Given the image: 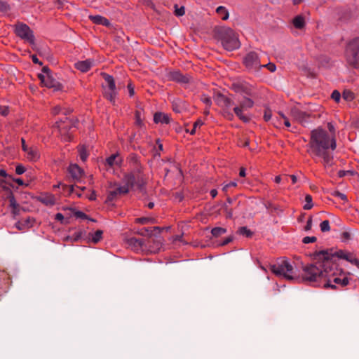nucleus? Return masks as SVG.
I'll return each mask as SVG.
<instances>
[{
  "instance_id": "393cba45",
  "label": "nucleus",
  "mask_w": 359,
  "mask_h": 359,
  "mask_svg": "<svg viewBox=\"0 0 359 359\" xmlns=\"http://www.w3.org/2000/svg\"><path fill=\"white\" fill-rule=\"evenodd\" d=\"M231 88L236 93H245L246 95H250V89L247 86L241 83H233L231 86Z\"/></svg>"
},
{
  "instance_id": "864d4df0",
  "label": "nucleus",
  "mask_w": 359,
  "mask_h": 359,
  "mask_svg": "<svg viewBox=\"0 0 359 359\" xmlns=\"http://www.w3.org/2000/svg\"><path fill=\"white\" fill-rule=\"evenodd\" d=\"M201 100L203 103H205L208 107H210L211 104H212V101H211V99L208 97V96H205V95H203L202 97H201Z\"/></svg>"
},
{
  "instance_id": "5701e85b",
  "label": "nucleus",
  "mask_w": 359,
  "mask_h": 359,
  "mask_svg": "<svg viewBox=\"0 0 359 359\" xmlns=\"http://www.w3.org/2000/svg\"><path fill=\"white\" fill-rule=\"evenodd\" d=\"M122 162V158L118 154H114L106 159V163L110 167L114 165H120Z\"/></svg>"
},
{
  "instance_id": "ea45409f",
  "label": "nucleus",
  "mask_w": 359,
  "mask_h": 359,
  "mask_svg": "<svg viewBox=\"0 0 359 359\" xmlns=\"http://www.w3.org/2000/svg\"><path fill=\"white\" fill-rule=\"evenodd\" d=\"M343 98L346 101H351L354 98V94L349 90H345L343 92Z\"/></svg>"
},
{
  "instance_id": "338daca9",
  "label": "nucleus",
  "mask_w": 359,
  "mask_h": 359,
  "mask_svg": "<svg viewBox=\"0 0 359 359\" xmlns=\"http://www.w3.org/2000/svg\"><path fill=\"white\" fill-rule=\"evenodd\" d=\"M32 62H33L34 63H35V64H39V65H42V62H40V61L39 60V59L37 58L36 55H33L32 56Z\"/></svg>"
},
{
  "instance_id": "8fccbe9b",
  "label": "nucleus",
  "mask_w": 359,
  "mask_h": 359,
  "mask_svg": "<svg viewBox=\"0 0 359 359\" xmlns=\"http://www.w3.org/2000/svg\"><path fill=\"white\" fill-rule=\"evenodd\" d=\"M331 97L334 100L336 101L337 102H338L339 100H340V98H341V94L339 91L337 90H334L331 95Z\"/></svg>"
},
{
  "instance_id": "49530a36",
  "label": "nucleus",
  "mask_w": 359,
  "mask_h": 359,
  "mask_svg": "<svg viewBox=\"0 0 359 359\" xmlns=\"http://www.w3.org/2000/svg\"><path fill=\"white\" fill-rule=\"evenodd\" d=\"M79 156L82 161H86L88 154H87L86 149L84 148H82L79 151Z\"/></svg>"
},
{
  "instance_id": "7c9ffc66",
  "label": "nucleus",
  "mask_w": 359,
  "mask_h": 359,
  "mask_svg": "<svg viewBox=\"0 0 359 359\" xmlns=\"http://www.w3.org/2000/svg\"><path fill=\"white\" fill-rule=\"evenodd\" d=\"M254 102L250 98H245L242 102H240L239 107L243 109H250L253 107Z\"/></svg>"
},
{
  "instance_id": "4d7b16f0",
  "label": "nucleus",
  "mask_w": 359,
  "mask_h": 359,
  "mask_svg": "<svg viewBox=\"0 0 359 359\" xmlns=\"http://www.w3.org/2000/svg\"><path fill=\"white\" fill-rule=\"evenodd\" d=\"M74 215L77 218H81V219H87L88 218V216L81 211L75 212Z\"/></svg>"
},
{
  "instance_id": "aec40b11",
  "label": "nucleus",
  "mask_w": 359,
  "mask_h": 359,
  "mask_svg": "<svg viewBox=\"0 0 359 359\" xmlns=\"http://www.w3.org/2000/svg\"><path fill=\"white\" fill-rule=\"evenodd\" d=\"M34 219L33 217H27L25 219H22L21 221H19L16 224V227L19 230H25L26 229H29L33 226V224L34 222Z\"/></svg>"
},
{
  "instance_id": "f8f14e48",
  "label": "nucleus",
  "mask_w": 359,
  "mask_h": 359,
  "mask_svg": "<svg viewBox=\"0 0 359 359\" xmlns=\"http://www.w3.org/2000/svg\"><path fill=\"white\" fill-rule=\"evenodd\" d=\"M290 115L294 121L299 122L302 125H305L309 122V115L296 107H293L290 109Z\"/></svg>"
},
{
  "instance_id": "6e6552de",
  "label": "nucleus",
  "mask_w": 359,
  "mask_h": 359,
  "mask_svg": "<svg viewBox=\"0 0 359 359\" xmlns=\"http://www.w3.org/2000/svg\"><path fill=\"white\" fill-rule=\"evenodd\" d=\"M15 33L21 39L26 40L29 43L33 44L34 42V36L33 32L25 24H18L15 27Z\"/></svg>"
},
{
  "instance_id": "c9c22d12",
  "label": "nucleus",
  "mask_w": 359,
  "mask_h": 359,
  "mask_svg": "<svg viewBox=\"0 0 359 359\" xmlns=\"http://www.w3.org/2000/svg\"><path fill=\"white\" fill-rule=\"evenodd\" d=\"M211 232L215 237H218L224 234L226 232V229L222 227H215L212 229Z\"/></svg>"
},
{
  "instance_id": "6ab92c4d",
  "label": "nucleus",
  "mask_w": 359,
  "mask_h": 359,
  "mask_svg": "<svg viewBox=\"0 0 359 359\" xmlns=\"http://www.w3.org/2000/svg\"><path fill=\"white\" fill-rule=\"evenodd\" d=\"M43 85L49 88H53L54 90H59L61 88L60 83L57 81L52 75L46 76V79Z\"/></svg>"
},
{
  "instance_id": "c03bdc74",
  "label": "nucleus",
  "mask_w": 359,
  "mask_h": 359,
  "mask_svg": "<svg viewBox=\"0 0 359 359\" xmlns=\"http://www.w3.org/2000/svg\"><path fill=\"white\" fill-rule=\"evenodd\" d=\"M331 194L333 196H336V197L339 198L340 199H341L344 201H347V196L344 194L341 193L339 191H334L333 192H332Z\"/></svg>"
},
{
  "instance_id": "774afa93",
  "label": "nucleus",
  "mask_w": 359,
  "mask_h": 359,
  "mask_svg": "<svg viewBox=\"0 0 359 359\" xmlns=\"http://www.w3.org/2000/svg\"><path fill=\"white\" fill-rule=\"evenodd\" d=\"M172 109H173V111L177 112V113H180L181 112V109H180V106H178L176 103H174L172 104Z\"/></svg>"
},
{
  "instance_id": "f03ea898",
  "label": "nucleus",
  "mask_w": 359,
  "mask_h": 359,
  "mask_svg": "<svg viewBox=\"0 0 359 359\" xmlns=\"http://www.w3.org/2000/svg\"><path fill=\"white\" fill-rule=\"evenodd\" d=\"M308 145L311 155L322 158L325 167L332 165V151L337 147L335 136L330 135L326 130L318 128L311 132V138Z\"/></svg>"
},
{
  "instance_id": "5fc2aeb1",
  "label": "nucleus",
  "mask_w": 359,
  "mask_h": 359,
  "mask_svg": "<svg viewBox=\"0 0 359 359\" xmlns=\"http://www.w3.org/2000/svg\"><path fill=\"white\" fill-rule=\"evenodd\" d=\"M353 173L354 172L351 170H339L338 172V176L339 177H344L345 175H346L348 174L353 175Z\"/></svg>"
},
{
  "instance_id": "2eb2a0df",
  "label": "nucleus",
  "mask_w": 359,
  "mask_h": 359,
  "mask_svg": "<svg viewBox=\"0 0 359 359\" xmlns=\"http://www.w3.org/2000/svg\"><path fill=\"white\" fill-rule=\"evenodd\" d=\"M129 192L128 187L123 184L114 189V190L109 191L107 195V201H111L114 200L118 195L126 194Z\"/></svg>"
},
{
  "instance_id": "603ef678",
  "label": "nucleus",
  "mask_w": 359,
  "mask_h": 359,
  "mask_svg": "<svg viewBox=\"0 0 359 359\" xmlns=\"http://www.w3.org/2000/svg\"><path fill=\"white\" fill-rule=\"evenodd\" d=\"M25 168L21 164L18 165L15 168V172L18 175L23 174L25 172Z\"/></svg>"
},
{
  "instance_id": "bb28decb",
  "label": "nucleus",
  "mask_w": 359,
  "mask_h": 359,
  "mask_svg": "<svg viewBox=\"0 0 359 359\" xmlns=\"http://www.w3.org/2000/svg\"><path fill=\"white\" fill-rule=\"evenodd\" d=\"M163 229H161L158 226H155L152 229L149 228H142L140 231L139 233L144 236H151L153 235V232L155 231H158V233H161V231Z\"/></svg>"
},
{
  "instance_id": "dca6fc26",
  "label": "nucleus",
  "mask_w": 359,
  "mask_h": 359,
  "mask_svg": "<svg viewBox=\"0 0 359 359\" xmlns=\"http://www.w3.org/2000/svg\"><path fill=\"white\" fill-rule=\"evenodd\" d=\"M68 172L76 181L79 180L83 175V170L76 164H71L68 168Z\"/></svg>"
},
{
  "instance_id": "9b49d317",
  "label": "nucleus",
  "mask_w": 359,
  "mask_h": 359,
  "mask_svg": "<svg viewBox=\"0 0 359 359\" xmlns=\"http://www.w3.org/2000/svg\"><path fill=\"white\" fill-rule=\"evenodd\" d=\"M76 122L66 118L65 121L60 120L55 123V126L58 128L62 135H67L68 131L73 127H76Z\"/></svg>"
},
{
  "instance_id": "a19ab883",
  "label": "nucleus",
  "mask_w": 359,
  "mask_h": 359,
  "mask_svg": "<svg viewBox=\"0 0 359 359\" xmlns=\"http://www.w3.org/2000/svg\"><path fill=\"white\" fill-rule=\"evenodd\" d=\"M321 231L327 232L330 230V222L328 220L323 221L320 224Z\"/></svg>"
},
{
  "instance_id": "37998d69",
  "label": "nucleus",
  "mask_w": 359,
  "mask_h": 359,
  "mask_svg": "<svg viewBox=\"0 0 359 359\" xmlns=\"http://www.w3.org/2000/svg\"><path fill=\"white\" fill-rule=\"evenodd\" d=\"M264 206L267 210H269L270 212H276L279 210L278 206L273 205L270 202L264 203Z\"/></svg>"
},
{
  "instance_id": "69168bd1",
  "label": "nucleus",
  "mask_w": 359,
  "mask_h": 359,
  "mask_svg": "<svg viewBox=\"0 0 359 359\" xmlns=\"http://www.w3.org/2000/svg\"><path fill=\"white\" fill-rule=\"evenodd\" d=\"M327 128H328L329 130L330 131V133H332L330 135L334 136V127L333 126V125L330 123H328Z\"/></svg>"
},
{
  "instance_id": "423d86ee",
  "label": "nucleus",
  "mask_w": 359,
  "mask_h": 359,
  "mask_svg": "<svg viewBox=\"0 0 359 359\" xmlns=\"http://www.w3.org/2000/svg\"><path fill=\"white\" fill-rule=\"evenodd\" d=\"M271 269L277 276H283L290 280L294 279L293 266L287 260H281L280 262L272 265Z\"/></svg>"
},
{
  "instance_id": "bf43d9fd",
  "label": "nucleus",
  "mask_w": 359,
  "mask_h": 359,
  "mask_svg": "<svg viewBox=\"0 0 359 359\" xmlns=\"http://www.w3.org/2000/svg\"><path fill=\"white\" fill-rule=\"evenodd\" d=\"M311 226H312V217H310L308 219V221H307L306 225V226H305V227H304L305 231H308L311 230Z\"/></svg>"
},
{
  "instance_id": "13d9d810",
  "label": "nucleus",
  "mask_w": 359,
  "mask_h": 359,
  "mask_svg": "<svg viewBox=\"0 0 359 359\" xmlns=\"http://www.w3.org/2000/svg\"><path fill=\"white\" fill-rule=\"evenodd\" d=\"M341 238L344 241L351 239V233L348 231H344L341 233Z\"/></svg>"
},
{
  "instance_id": "9d476101",
  "label": "nucleus",
  "mask_w": 359,
  "mask_h": 359,
  "mask_svg": "<svg viewBox=\"0 0 359 359\" xmlns=\"http://www.w3.org/2000/svg\"><path fill=\"white\" fill-rule=\"evenodd\" d=\"M244 63L247 68L250 69H257L261 68L260 58L255 52L248 53L245 59Z\"/></svg>"
},
{
  "instance_id": "f257e3e1",
  "label": "nucleus",
  "mask_w": 359,
  "mask_h": 359,
  "mask_svg": "<svg viewBox=\"0 0 359 359\" xmlns=\"http://www.w3.org/2000/svg\"><path fill=\"white\" fill-rule=\"evenodd\" d=\"M332 249L316 251L313 254V263L303 267L302 278L310 283L326 279L332 274L334 262L332 261Z\"/></svg>"
},
{
  "instance_id": "052dcab7",
  "label": "nucleus",
  "mask_w": 359,
  "mask_h": 359,
  "mask_svg": "<svg viewBox=\"0 0 359 359\" xmlns=\"http://www.w3.org/2000/svg\"><path fill=\"white\" fill-rule=\"evenodd\" d=\"M271 118V111L270 110H266L264 114V119L266 121H269Z\"/></svg>"
},
{
  "instance_id": "58836bf2",
  "label": "nucleus",
  "mask_w": 359,
  "mask_h": 359,
  "mask_svg": "<svg viewBox=\"0 0 359 359\" xmlns=\"http://www.w3.org/2000/svg\"><path fill=\"white\" fill-rule=\"evenodd\" d=\"M103 234V231L102 230H97L92 237V241L94 243H98L102 238V236Z\"/></svg>"
},
{
  "instance_id": "6e6d98bb",
  "label": "nucleus",
  "mask_w": 359,
  "mask_h": 359,
  "mask_svg": "<svg viewBox=\"0 0 359 359\" xmlns=\"http://www.w3.org/2000/svg\"><path fill=\"white\" fill-rule=\"evenodd\" d=\"M8 114V108L6 106L0 105V114L6 116Z\"/></svg>"
},
{
  "instance_id": "0eeeda50",
  "label": "nucleus",
  "mask_w": 359,
  "mask_h": 359,
  "mask_svg": "<svg viewBox=\"0 0 359 359\" xmlns=\"http://www.w3.org/2000/svg\"><path fill=\"white\" fill-rule=\"evenodd\" d=\"M103 78L108 84V88L104 91V97L111 102L114 103L117 94L114 79L112 76L107 74H103Z\"/></svg>"
},
{
  "instance_id": "f704fd0d",
  "label": "nucleus",
  "mask_w": 359,
  "mask_h": 359,
  "mask_svg": "<svg viewBox=\"0 0 359 359\" xmlns=\"http://www.w3.org/2000/svg\"><path fill=\"white\" fill-rule=\"evenodd\" d=\"M305 205H304L303 208L304 210H310L313 208V199L312 196L309 194H306L305 196Z\"/></svg>"
},
{
  "instance_id": "7ed1b4c3",
  "label": "nucleus",
  "mask_w": 359,
  "mask_h": 359,
  "mask_svg": "<svg viewBox=\"0 0 359 359\" xmlns=\"http://www.w3.org/2000/svg\"><path fill=\"white\" fill-rule=\"evenodd\" d=\"M217 34L226 50L232 51L240 47L238 36L233 29L229 27H222L217 30Z\"/></svg>"
},
{
  "instance_id": "cd10ccee",
  "label": "nucleus",
  "mask_w": 359,
  "mask_h": 359,
  "mask_svg": "<svg viewBox=\"0 0 359 359\" xmlns=\"http://www.w3.org/2000/svg\"><path fill=\"white\" fill-rule=\"evenodd\" d=\"M245 109H243L242 108H241L239 106L238 107H235L233 108V111L234 113L236 114V115L241 119L242 120L243 122L245 123H247L250 120V118L245 115H244L243 114V111H244Z\"/></svg>"
},
{
  "instance_id": "a18cd8bd",
  "label": "nucleus",
  "mask_w": 359,
  "mask_h": 359,
  "mask_svg": "<svg viewBox=\"0 0 359 359\" xmlns=\"http://www.w3.org/2000/svg\"><path fill=\"white\" fill-rule=\"evenodd\" d=\"M262 67L267 68L271 72H273L276 69V65L273 63H271V62H269L265 65H262L261 68Z\"/></svg>"
},
{
  "instance_id": "de8ad7c7",
  "label": "nucleus",
  "mask_w": 359,
  "mask_h": 359,
  "mask_svg": "<svg viewBox=\"0 0 359 359\" xmlns=\"http://www.w3.org/2000/svg\"><path fill=\"white\" fill-rule=\"evenodd\" d=\"M317 240L316 236H306L303 238L302 242L305 244L314 243Z\"/></svg>"
},
{
  "instance_id": "09e8293b",
  "label": "nucleus",
  "mask_w": 359,
  "mask_h": 359,
  "mask_svg": "<svg viewBox=\"0 0 359 359\" xmlns=\"http://www.w3.org/2000/svg\"><path fill=\"white\" fill-rule=\"evenodd\" d=\"M10 9L9 6L5 1L0 0V11L6 12Z\"/></svg>"
},
{
  "instance_id": "4be33fe9",
  "label": "nucleus",
  "mask_w": 359,
  "mask_h": 359,
  "mask_svg": "<svg viewBox=\"0 0 359 359\" xmlns=\"http://www.w3.org/2000/svg\"><path fill=\"white\" fill-rule=\"evenodd\" d=\"M170 118L167 114L156 112L154 116V121L156 123L168 124L170 123Z\"/></svg>"
},
{
  "instance_id": "79ce46f5",
  "label": "nucleus",
  "mask_w": 359,
  "mask_h": 359,
  "mask_svg": "<svg viewBox=\"0 0 359 359\" xmlns=\"http://www.w3.org/2000/svg\"><path fill=\"white\" fill-rule=\"evenodd\" d=\"M136 222L142 224H147L148 222L154 223L155 219L151 217H140L136 219Z\"/></svg>"
},
{
  "instance_id": "680f3d73",
  "label": "nucleus",
  "mask_w": 359,
  "mask_h": 359,
  "mask_svg": "<svg viewBox=\"0 0 359 359\" xmlns=\"http://www.w3.org/2000/svg\"><path fill=\"white\" fill-rule=\"evenodd\" d=\"M233 240V238L231 236H229L226 238H225L221 243V245H226L227 244H229V243H231Z\"/></svg>"
},
{
  "instance_id": "412c9836",
  "label": "nucleus",
  "mask_w": 359,
  "mask_h": 359,
  "mask_svg": "<svg viewBox=\"0 0 359 359\" xmlns=\"http://www.w3.org/2000/svg\"><path fill=\"white\" fill-rule=\"evenodd\" d=\"M127 244L132 250L138 251L142 249L143 241L135 237H132L127 240Z\"/></svg>"
},
{
  "instance_id": "1a4fd4ad",
  "label": "nucleus",
  "mask_w": 359,
  "mask_h": 359,
  "mask_svg": "<svg viewBox=\"0 0 359 359\" xmlns=\"http://www.w3.org/2000/svg\"><path fill=\"white\" fill-rule=\"evenodd\" d=\"M332 253L333 255H332V261L334 262V258L338 257L339 259H345L359 268V259L353 253L341 250L337 251H334L332 250Z\"/></svg>"
},
{
  "instance_id": "a211bd4d",
  "label": "nucleus",
  "mask_w": 359,
  "mask_h": 359,
  "mask_svg": "<svg viewBox=\"0 0 359 359\" xmlns=\"http://www.w3.org/2000/svg\"><path fill=\"white\" fill-rule=\"evenodd\" d=\"M216 102L219 106L226 109H229L233 105V102L230 98L222 94L217 95Z\"/></svg>"
},
{
  "instance_id": "0e129e2a",
  "label": "nucleus",
  "mask_w": 359,
  "mask_h": 359,
  "mask_svg": "<svg viewBox=\"0 0 359 359\" xmlns=\"http://www.w3.org/2000/svg\"><path fill=\"white\" fill-rule=\"evenodd\" d=\"M81 237V232H76L74 235V238H72L74 241H77Z\"/></svg>"
},
{
  "instance_id": "2f4dec72",
  "label": "nucleus",
  "mask_w": 359,
  "mask_h": 359,
  "mask_svg": "<svg viewBox=\"0 0 359 359\" xmlns=\"http://www.w3.org/2000/svg\"><path fill=\"white\" fill-rule=\"evenodd\" d=\"M293 25L297 29H302L304 27V19L303 17L298 15L293 20Z\"/></svg>"
},
{
  "instance_id": "ddd939ff",
  "label": "nucleus",
  "mask_w": 359,
  "mask_h": 359,
  "mask_svg": "<svg viewBox=\"0 0 359 359\" xmlns=\"http://www.w3.org/2000/svg\"><path fill=\"white\" fill-rule=\"evenodd\" d=\"M170 78L171 80L179 82L182 84L189 83L192 81V78L189 74H182L179 71H175L170 74Z\"/></svg>"
},
{
  "instance_id": "72a5a7b5",
  "label": "nucleus",
  "mask_w": 359,
  "mask_h": 359,
  "mask_svg": "<svg viewBox=\"0 0 359 359\" xmlns=\"http://www.w3.org/2000/svg\"><path fill=\"white\" fill-rule=\"evenodd\" d=\"M238 233L240 235L245 236L247 238H250L253 235V232L251 231L246 226H241L238 229Z\"/></svg>"
},
{
  "instance_id": "473e14b6",
  "label": "nucleus",
  "mask_w": 359,
  "mask_h": 359,
  "mask_svg": "<svg viewBox=\"0 0 359 359\" xmlns=\"http://www.w3.org/2000/svg\"><path fill=\"white\" fill-rule=\"evenodd\" d=\"M216 11L223 20H226L229 18V13L224 7L219 6Z\"/></svg>"
},
{
  "instance_id": "c85d7f7f",
  "label": "nucleus",
  "mask_w": 359,
  "mask_h": 359,
  "mask_svg": "<svg viewBox=\"0 0 359 359\" xmlns=\"http://www.w3.org/2000/svg\"><path fill=\"white\" fill-rule=\"evenodd\" d=\"M64 191H67L69 194H75L78 197H81L82 196L81 191H77L74 186H67L66 184H61Z\"/></svg>"
},
{
  "instance_id": "f3484780",
  "label": "nucleus",
  "mask_w": 359,
  "mask_h": 359,
  "mask_svg": "<svg viewBox=\"0 0 359 359\" xmlns=\"http://www.w3.org/2000/svg\"><path fill=\"white\" fill-rule=\"evenodd\" d=\"M93 65L94 60L90 59H88L83 61H79L74 64L75 68L80 70L82 72H86L89 71Z\"/></svg>"
},
{
  "instance_id": "39448f33",
  "label": "nucleus",
  "mask_w": 359,
  "mask_h": 359,
  "mask_svg": "<svg viewBox=\"0 0 359 359\" xmlns=\"http://www.w3.org/2000/svg\"><path fill=\"white\" fill-rule=\"evenodd\" d=\"M345 56L351 66L359 68V37H355L348 43Z\"/></svg>"
},
{
  "instance_id": "3c124183",
  "label": "nucleus",
  "mask_w": 359,
  "mask_h": 359,
  "mask_svg": "<svg viewBox=\"0 0 359 359\" xmlns=\"http://www.w3.org/2000/svg\"><path fill=\"white\" fill-rule=\"evenodd\" d=\"M175 12L176 15L182 16L184 14L185 11H184V8L183 6L178 8L177 5H175Z\"/></svg>"
},
{
  "instance_id": "20e7f679",
  "label": "nucleus",
  "mask_w": 359,
  "mask_h": 359,
  "mask_svg": "<svg viewBox=\"0 0 359 359\" xmlns=\"http://www.w3.org/2000/svg\"><path fill=\"white\" fill-rule=\"evenodd\" d=\"M142 165L135 166L130 172L127 173L123 178V183L128 187L130 191L134 186L142 189L146 183V177L142 171Z\"/></svg>"
},
{
  "instance_id": "c756f323",
  "label": "nucleus",
  "mask_w": 359,
  "mask_h": 359,
  "mask_svg": "<svg viewBox=\"0 0 359 359\" xmlns=\"http://www.w3.org/2000/svg\"><path fill=\"white\" fill-rule=\"evenodd\" d=\"M25 152L27 153V158L31 161H36L39 157L38 151L34 148L29 147Z\"/></svg>"
},
{
  "instance_id": "e2e57ef3",
  "label": "nucleus",
  "mask_w": 359,
  "mask_h": 359,
  "mask_svg": "<svg viewBox=\"0 0 359 359\" xmlns=\"http://www.w3.org/2000/svg\"><path fill=\"white\" fill-rule=\"evenodd\" d=\"M9 178L13 181H15L18 185L22 186L24 184L23 180L20 178L14 179L11 177H9Z\"/></svg>"
},
{
  "instance_id": "a878e982",
  "label": "nucleus",
  "mask_w": 359,
  "mask_h": 359,
  "mask_svg": "<svg viewBox=\"0 0 359 359\" xmlns=\"http://www.w3.org/2000/svg\"><path fill=\"white\" fill-rule=\"evenodd\" d=\"M89 18L95 24L102 25L107 27L110 25V22L109 20L101 15H90Z\"/></svg>"
},
{
  "instance_id": "e433bc0d",
  "label": "nucleus",
  "mask_w": 359,
  "mask_h": 359,
  "mask_svg": "<svg viewBox=\"0 0 359 359\" xmlns=\"http://www.w3.org/2000/svg\"><path fill=\"white\" fill-rule=\"evenodd\" d=\"M129 160L131 163V168H134L135 166L141 165L139 162L138 156L135 154H131L129 156Z\"/></svg>"
},
{
  "instance_id": "4468645a",
  "label": "nucleus",
  "mask_w": 359,
  "mask_h": 359,
  "mask_svg": "<svg viewBox=\"0 0 359 359\" xmlns=\"http://www.w3.org/2000/svg\"><path fill=\"white\" fill-rule=\"evenodd\" d=\"M326 279H327V280L324 284L325 287H331L332 289H335L336 286H335V285H333L332 283L337 284V285H340L342 287L346 286L348 284V279L346 277H344L341 279L339 277H332V278H331L329 276Z\"/></svg>"
},
{
  "instance_id": "b1692460",
  "label": "nucleus",
  "mask_w": 359,
  "mask_h": 359,
  "mask_svg": "<svg viewBox=\"0 0 359 359\" xmlns=\"http://www.w3.org/2000/svg\"><path fill=\"white\" fill-rule=\"evenodd\" d=\"M38 200L46 205L52 206L55 204V198L52 194H44L39 197Z\"/></svg>"
},
{
  "instance_id": "4c0bfd02",
  "label": "nucleus",
  "mask_w": 359,
  "mask_h": 359,
  "mask_svg": "<svg viewBox=\"0 0 359 359\" xmlns=\"http://www.w3.org/2000/svg\"><path fill=\"white\" fill-rule=\"evenodd\" d=\"M8 200L11 208L16 209L18 208V205H19V204L17 203L15 198L14 195L11 192L8 196Z\"/></svg>"
}]
</instances>
